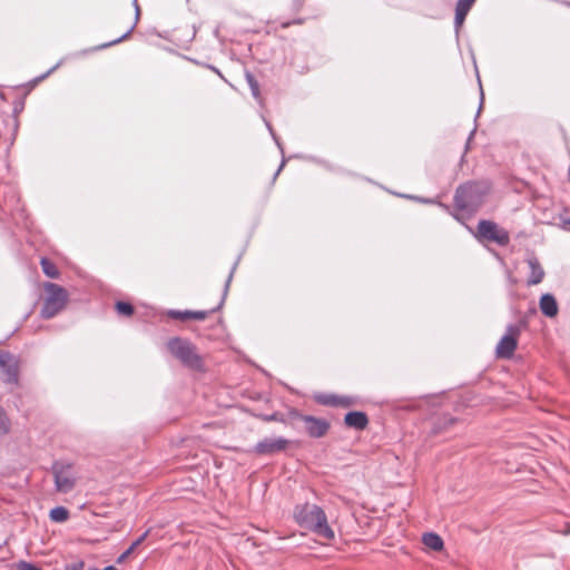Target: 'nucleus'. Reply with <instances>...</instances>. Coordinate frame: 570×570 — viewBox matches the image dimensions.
I'll use <instances>...</instances> for the list:
<instances>
[{
  "mask_svg": "<svg viewBox=\"0 0 570 570\" xmlns=\"http://www.w3.org/2000/svg\"><path fill=\"white\" fill-rule=\"evenodd\" d=\"M293 517L299 527L314 532L323 539H334V531L328 525L326 514L321 507L311 503L297 504Z\"/></svg>",
  "mask_w": 570,
  "mask_h": 570,
  "instance_id": "1",
  "label": "nucleus"
},
{
  "mask_svg": "<svg viewBox=\"0 0 570 570\" xmlns=\"http://www.w3.org/2000/svg\"><path fill=\"white\" fill-rule=\"evenodd\" d=\"M487 191V187L479 183L462 185L455 191V207L462 212L474 213L483 204Z\"/></svg>",
  "mask_w": 570,
  "mask_h": 570,
  "instance_id": "2",
  "label": "nucleus"
},
{
  "mask_svg": "<svg viewBox=\"0 0 570 570\" xmlns=\"http://www.w3.org/2000/svg\"><path fill=\"white\" fill-rule=\"evenodd\" d=\"M43 288L46 297L41 308V316L48 320L56 316L66 307L69 294L63 287L55 283H46Z\"/></svg>",
  "mask_w": 570,
  "mask_h": 570,
  "instance_id": "3",
  "label": "nucleus"
},
{
  "mask_svg": "<svg viewBox=\"0 0 570 570\" xmlns=\"http://www.w3.org/2000/svg\"><path fill=\"white\" fill-rule=\"evenodd\" d=\"M167 348L170 354L178 358L185 366L190 368L200 367L202 360L190 342L180 337H174L168 341Z\"/></svg>",
  "mask_w": 570,
  "mask_h": 570,
  "instance_id": "4",
  "label": "nucleus"
},
{
  "mask_svg": "<svg viewBox=\"0 0 570 570\" xmlns=\"http://www.w3.org/2000/svg\"><path fill=\"white\" fill-rule=\"evenodd\" d=\"M55 487L58 492L68 493L77 483V474L71 463L55 462L52 465Z\"/></svg>",
  "mask_w": 570,
  "mask_h": 570,
  "instance_id": "5",
  "label": "nucleus"
},
{
  "mask_svg": "<svg viewBox=\"0 0 570 570\" xmlns=\"http://www.w3.org/2000/svg\"><path fill=\"white\" fill-rule=\"evenodd\" d=\"M527 326L524 321L520 322L517 325H509L507 327L505 334L499 341L495 347V355L498 358H511L513 353L518 346V340L521 333V330Z\"/></svg>",
  "mask_w": 570,
  "mask_h": 570,
  "instance_id": "6",
  "label": "nucleus"
},
{
  "mask_svg": "<svg viewBox=\"0 0 570 570\" xmlns=\"http://www.w3.org/2000/svg\"><path fill=\"white\" fill-rule=\"evenodd\" d=\"M476 236L500 246H507L510 243L509 233L491 220L479 222Z\"/></svg>",
  "mask_w": 570,
  "mask_h": 570,
  "instance_id": "7",
  "label": "nucleus"
},
{
  "mask_svg": "<svg viewBox=\"0 0 570 570\" xmlns=\"http://www.w3.org/2000/svg\"><path fill=\"white\" fill-rule=\"evenodd\" d=\"M299 420L305 425V431L311 438H323L327 434L331 424L326 419L312 415H299Z\"/></svg>",
  "mask_w": 570,
  "mask_h": 570,
  "instance_id": "8",
  "label": "nucleus"
},
{
  "mask_svg": "<svg viewBox=\"0 0 570 570\" xmlns=\"http://www.w3.org/2000/svg\"><path fill=\"white\" fill-rule=\"evenodd\" d=\"M288 444L289 441L284 438H266L255 445L254 452L259 455H272L285 451Z\"/></svg>",
  "mask_w": 570,
  "mask_h": 570,
  "instance_id": "9",
  "label": "nucleus"
},
{
  "mask_svg": "<svg viewBox=\"0 0 570 570\" xmlns=\"http://www.w3.org/2000/svg\"><path fill=\"white\" fill-rule=\"evenodd\" d=\"M314 401L321 405L347 409L354 405L355 400L351 396L336 395L332 393H318Z\"/></svg>",
  "mask_w": 570,
  "mask_h": 570,
  "instance_id": "10",
  "label": "nucleus"
},
{
  "mask_svg": "<svg viewBox=\"0 0 570 570\" xmlns=\"http://www.w3.org/2000/svg\"><path fill=\"white\" fill-rule=\"evenodd\" d=\"M0 367L6 373V382L10 384L18 383L19 362L16 356L8 352H0Z\"/></svg>",
  "mask_w": 570,
  "mask_h": 570,
  "instance_id": "11",
  "label": "nucleus"
},
{
  "mask_svg": "<svg viewBox=\"0 0 570 570\" xmlns=\"http://www.w3.org/2000/svg\"><path fill=\"white\" fill-rule=\"evenodd\" d=\"M215 309L210 311H177V309H170L168 311V316L173 320H180V321H187V320H196V321H204L206 320Z\"/></svg>",
  "mask_w": 570,
  "mask_h": 570,
  "instance_id": "12",
  "label": "nucleus"
},
{
  "mask_svg": "<svg viewBox=\"0 0 570 570\" xmlns=\"http://www.w3.org/2000/svg\"><path fill=\"white\" fill-rule=\"evenodd\" d=\"M344 423L346 426L355 430H364L368 425V417L364 412L354 411L348 412L344 416Z\"/></svg>",
  "mask_w": 570,
  "mask_h": 570,
  "instance_id": "13",
  "label": "nucleus"
},
{
  "mask_svg": "<svg viewBox=\"0 0 570 570\" xmlns=\"http://www.w3.org/2000/svg\"><path fill=\"white\" fill-rule=\"evenodd\" d=\"M540 309L547 317H554L558 314V303L553 295L543 294L539 302Z\"/></svg>",
  "mask_w": 570,
  "mask_h": 570,
  "instance_id": "14",
  "label": "nucleus"
},
{
  "mask_svg": "<svg viewBox=\"0 0 570 570\" xmlns=\"http://www.w3.org/2000/svg\"><path fill=\"white\" fill-rule=\"evenodd\" d=\"M528 265L530 267V276L528 278V285H537L541 283L544 278V271L539 263L538 258L531 257L528 259Z\"/></svg>",
  "mask_w": 570,
  "mask_h": 570,
  "instance_id": "15",
  "label": "nucleus"
},
{
  "mask_svg": "<svg viewBox=\"0 0 570 570\" xmlns=\"http://www.w3.org/2000/svg\"><path fill=\"white\" fill-rule=\"evenodd\" d=\"M475 0H459L458 3H456V7H455V27L459 28L468 12L470 11L472 4L474 3Z\"/></svg>",
  "mask_w": 570,
  "mask_h": 570,
  "instance_id": "16",
  "label": "nucleus"
},
{
  "mask_svg": "<svg viewBox=\"0 0 570 570\" xmlns=\"http://www.w3.org/2000/svg\"><path fill=\"white\" fill-rule=\"evenodd\" d=\"M422 542L433 551H441L443 549V540L436 533H425L422 538Z\"/></svg>",
  "mask_w": 570,
  "mask_h": 570,
  "instance_id": "17",
  "label": "nucleus"
},
{
  "mask_svg": "<svg viewBox=\"0 0 570 570\" xmlns=\"http://www.w3.org/2000/svg\"><path fill=\"white\" fill-rule=\"evenodd\" d=\"M42 272L50 278H58L60 273L57 266L48 258L42 257L40 261Z\"/></svg>",
  "mask_w": 570,
  "mask_h": 570,
  "instance_id": "18",
  "label": "nucleus"
},
{
  "mask_svg": "<svg viewBox=\"0 0 570 570\" xmlns=\"http://www.w3.org/2000/svg\"><path fill=\"white\" fill-rule=\"evenodd\" d=\"M68 518L69 511L63 507H57L50 511V519L55 522H65Z\"/></svg>",
  "mask_w": 570,
  "mask_h": 570,
  "instance_id": "19",
  "label": "nucleus"
},
{
  "mask_svg": "<svg viewBox=\"0 0 570 570\" xmlns=\"http://www.w3.org/2000/svg\"><path fill=\"white\" fill-rule=\"evenodd\" d=\"M147 535H148V532H145L140 538H138L135 542H132L131 546L122 554L119 556L117 562L118 563L124 562V560L126 558H128V556L130 553H132V551L146 539Z\"/></svg>",
  "mask_w": 570,
  "mask_h": 570,
  "instance_id": "20",
  "label": "nucleus"
},
{
  "mask_svg": "<svg viewBox=\"0 0 570 570\" xmlns=\"http://www.w3.org/2000/svg\"><path fill=\"white\" fill-rule=\"evenodd\" d=\"M246 80L252 90L253 96L256 99H259V97H261L259 85H258L257 80L255 79V77L250 72H246Z\"/></svg>",
  "mask_w": 570,
  "mask_h": 570,
  "instance_id": "21",
  "label": "nucleus"
},
{
  "mask_svg": "<svg viewBox=\"0 0 570 570\" xmlns=\"http://www.w3.org/2000/svg\"><path fill=\"white\" fill-rule=\"evenodd\" d=\"M116 311L125 316H130L134 313V307L131 304L126 302H117L116 303Z\"/></svg>",
  "mask_w": 570,
  "mask_h": 570,
  "instance_id": "22",
  "label": "nucleus"
},
{
  "mask_svg": "<svg viewBox=\"0 0 570 570\" xmlns=\"http://www.w3.org/2000/svg\"><path fill=\"white\" fill-rule=\"evenodd\" d=\"M10 420L3 413H0V435H6L10 432Z\"/></svg>",
  "mask_w": 570,
  "mask_h": 570,
  "instance_id": "23",
  "label": "nucleus"
},
{
  "mask_svg": "<svg viewBox=\"0 0 570 570\" xmlns=\"http://www.w3.org/2000/svg\"><path fill=\"white\" fill-rule=\"evenodd\" d=\"M16 568L18 570H41L39 567H37L36 564L33 563H30V562H27V561H19L17 564H16Z\"/></svg>",
  "mask_w": 570,
  "mask_h": 570,
  "instance_id": "24",
  "label": "nucleus"
},
{
  "mask_svg": "<svg viewBox=\"0 0 570 570\" xmlns=\"http://www.w3.org/2000/svg\"><path fill=\"white\" fill-rule=\"evenodd\" d=\"M57 68V66H55L53 68H51L48 72H46L45 75H42L41 77L37 78L35 81L38 82L42 79H45L48 75H50L55 69Z\"/></svg>",
  "mask_w": 570,
  "mask_h": 570,
  "instance_id": "25",
  "label": "nucleus"
},
{
  "mask_svg": "<svg viewBox=\"0 0 570 570\" xmlns=\"http://www.w3.org/2000/svg\"><path fill=\"white\" fill-rule=\"evenodd\" d=\"M122 39H124V38H118V39H116V40H114V41H111V42H109V43H106V45L100 46V48H105V47H108V46H112V45H115V43H118V42H119V41H121Z\"/></svg>",
  "mask_w": 570,
  "mask_h": 570,
  "instance_id": "26",
  "label": "nucleus"
},
{
  "mask_svg": "<svg viewBox=\"0 0 570 570\" xmlns=\"http://www.w3.org/2000/svg\"><path fill=\"white\" fill-rule=\"evenodd\" d=\"M559 532H561L562 534H569L570 533V523H566V529L560 530Z\"/></svg>",
  "mask_w": 570,
  "mask_h": 570,
  "instance_id": "27",
  "label": "nucleus"
},
{
  "mask_svg": "<svg viewBox=\"0 0 570 570\" xmlns=\"http://www.w3.org/2000/svg\"><path fill=\"white\" fill-rule=\"evenodd\" d=\"M131 35V29L126 30L121 36L127 37Z\"/></svg>",
  "mask_w": 570,
  "mask_h": 570,
  "instance_id": "28",
  "label": "nucleus"
},
{
  "mask_svg": "<svg viewBox=\"0 0 570 570\" xmlns=\"http://www.w3.org/2000/svg\"><path fill=\"white\" fill-rule=\"evenodd\" d=\"M105 570H118V569H116V568H115V567H112V566H109V567L105 568Z\"/></svg>",
  "mask_w": 570,
  "mask_h": 570,
  "instance_id": "29",
  "label": "nucleus"
},
{
  "mask_svg": "<svg viewBox=\"0 0 570 570\" xmlns=\"http://www.w3.org/2000/svg\"><path fill=\"white\" fill-rule=\"evenodd\" d=\"M90 570H98V569H90Z\"/></svg>",
  "mask_w": 570,
  "mask_h": 570,
  "instance_id": "30",
  "label": "nucleus"
}]
</instances>
